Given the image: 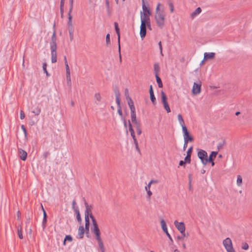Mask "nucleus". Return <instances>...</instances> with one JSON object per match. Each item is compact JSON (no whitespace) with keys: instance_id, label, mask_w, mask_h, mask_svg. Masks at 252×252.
Returning a JSON list of instances; mask_svg holds the SVG:
<instances>
[{"instance_id":"38","label":"nucleus","mask_w":252,"mask_h":252,"mask_svg":"<svg viewBox=\"0 0 252 252\" xmlns=\"http://www.w3.org/2000/svg\"><path fill=\"white\" fill-rule=\"evenodd\" d=\"M192 152V147H190L187 151V156L185 158H191V154Z\"/></svg>"},{"instance_id":"24","label":"nucleus","mask_w":252,"mask_h":252,"mask_svg":"<svg viewBox=\"0 0 252 252\" xmlns=\"http://www.w3.org/2000/svg\"><path fill=\"white\" fill-rule=\"evenodd\" d=\"M19 153L20 158H27V153L26 151L22 150H19Z\"/></svg>"},{"instance_id":"16","label":"nucleus","mask_w":252,"mask_h":252,"mask_svg":"<svg viewBox=\"0 0 252 252\" xmlns=\"http://www.w3.org/2000/svg\"><path fill=\"white\" fill-rule=\"evenodd\" d=\"M41 207H42V210H43V220H42V227H43V229H44L45 227H46V222H47V215H46V212H45V210L44 209L42 205H41Z\"/></svg>"},{"instance_id":"17","label":"nucleus","mask_w":252,"mask_h":252,"mask_svg":"<svg viewBox=\"0 0 252 252\" xmlns=\"http://www.w3.org/2000/svg\"><path fill=\"white\" fill-rule=\"evenodd\" d=\"M198 158H208L207 152L203 150H199L197 152Z\"/></svg>"},{"instance_id":"20","label":"nucleus","mask_w":252,"mask_h":252,"mask_svg":"<svg viewBox=\"0 0 252 252\" xmlns=\"http://www.w3.org/2000/svg\"><path fill=\"white\" fill-rule=\"evenodd\" d=\"M130 114H131V119L132 122L134 124L139 123V122L136 120V112H130Z\"/></svg>"},{"instance_id":"44","label":"nucleus","mask_w":252,"mask_h":252,"mask_svg":"<svg viewBox=\"0 0 252 252\" xmlns=\"http://www.w3.org/2000/svg\"><path fill=\"white\" fill-rule=\"evenodd\" d=\"M106 1V7H107V12L110 13V7H109V0H105Z\"/></svg>"},{"instance_id":"60","label":"nucleus","mask_w":252,"mask_h":252,"mask_svg":"<svg viewBox=\"0 0 252 252\" xmlns=\"http://www.w3.org/2000/svg\"><path fill=\"white\" fill-rule=\"evenodd\" d=\"M185 164H186V162L185 161V160H181L179 162V165L180 166H183L185 167Z\"/></svg>"},{"instance_id":"35","label":"nucleus","mask_w":252,"mask_h":252,"mask_svg":"<svg viewBox=\"0 0 252 252\" xmlns=\"http://www.w3.org/2000/svg\"><path fill=\"white\" fill-rule=\"evenodd\" d=\"M94 98L96 100V101H98V102L100 101L101 97L100 94H99V93L95 94L94 95ZM96 103L97 104H98L97 102H96Z\"/></svg>"},{"instance_id":"13","label":"nucleus","mask_w":252,"mask_h":252,"mask_svg":"<svg viewBox=\"0 0 252 252\" xmlns=\"http://www.w3.org/2000/svg\"><path fill=\"white\" fill-rule=\"evenodd\" d=\"M51 52V61L52 63H55L57 62V48H50Z\"/></svg>"},{"instance_id":"25","label":"nucleus","mask_w":252,"mask_h":252,"mask_svg":"<svg viewBox=\"0 0 252 252\" xmlns=\"http://www.w3.org/2000/svg\"><path fill=\"white\" fill-rule=\"evenodd\" d=\"M154 71L155 72V75L158 74L159 71H160V67H159V64L158 63H156L154 64Z\"/></svg>"},{"instance_id":"42","label":"nucleus","mask_w":252,"mask_h":252,"mask_svg":"<svg viewBox=\"0 0 252 252\" xmlns=\"http://www.w3.org/2000/svg\"><path fill=\"white\" fill-rule=\"evenodd\" d=\"M146 191H147V198L150 199L151 196L153 194L152 192L151 191V190H146Z\"/></svg>"},{"instance_id":"57","label":"nucleus","mask_w":252,"mask_h":252,"mask_svg":"<svg viewBox=\"0 0 252 252\" xmlns=\"http://www.w3.org/2000/svg\"><path fill=\"white\" fill-rule=\"evenodd\" d=\"M76 202L75 200H73L72 201V209L74 210L75 209L77 208V207H76Z\"/></svg>"},{"instance_id":"22","label":"nucleus","mask_w":252,"mask_h":252,"mask_svg":"<svg viewBox=\"0 0 252 252\" xmlns=\"http://www.w3.org/2000/svg\"><path fill=\"white\" fill-rule=\"evenodd\" d=\"M85 229L88 233L89 231V226H90L89 218L88 217H85Z\"/></svg>"},{"instance_id":"30","label":"nucleus","mask_w":252,"mask_h":252,"mask_svg":"<svg viewBox=\"0 0 252 252\" xmlns=\"http://www.w3.org/2000/svg\"><path fill=\"white\" fill-rule=\"evenodd\" d=\"M68 241L69 242H71L72 241V237L70 235H66L63 241V245L65 246L66 245V241Z\"/></svg>"},{"instance_id":"47","label":"nucleus","mask_w":252,"mask_h":252,"mask_svg":"<svg viewBox=\"0 0 252 252\" xmlns=\"http://www.w3.org/2000/svg\"><path fill=\"white\" fill-rule=\"evenodd\" d=\"M69 34L70 39L71 40H72L73 38V34L72 29H69Z\"/></svg>"},{"instance_id":"53","label":"nucleus","mask_w":252,"mask_h":252,"mask_svg":"<svg viewBox=\"0 0 252 252\" xmlns=\"http://www.w3.org/2000/svg\"><path fill=\"white\" fill-rule=\"evenodd\" d=\"M129 108L130 110V112H135V108L134 105L129 106Z\"/></svg>"},{"instance_id":"64","label":"nucleus","mask_w":252,"mask_h":252,"mask_svg":"<svg viewBox=\"0 0 252 252\" xmlns=\"http://www.w3.org/2000/svg\"><path fill=\"white\" fill-rule=\"evenodd\" d=\"M190 159L191 158H184V160L186 162V163H190V161H191Z\"/></svg>"},{"instance_id":"49","label":"nucleus","mask_w":252,"mask_h":252,"mask_svg":"<svg viewBox=\"0 0 252 252\" xmlns=\"http://www.w3.org/2000/svg\"><path fill=\"white\" fill-rule=\"evenodd\" d=\"M25 115L24 112H23V111L21 110V111H20V119L21 120H23L25 118Z\"/></svg>"},{"instance_id":"12","label":"nucleus","mask_w":252,"mask_h":252,"mask_svg":"<svg viewBox=\"0 0 252 252\" xmlns=\"http://www.w3.org/2000/svg\"><path fill=\"white\" fill-rule=\"evenodd\" d=\"M50 48H57L56 32L54 31L51 37V41L50 43Z\"/></svg>"},{"instance_id":"1","label":"nucleus","mask_w":252,"mask_h":252,"mask_svg":"<svg viewBox=\"0 0 252 252\" xmlns=\"http://www.w3.org/2000/svg\"><path fill=\"white\" fill-rule=\"evenodd\" d=\"M85 206L86 207V210L85 212V218L90 217L93 222V226L91 227V231L93 234L95 235L96 240H97L101 252H105V249L103 241L100 236V231L99 229L98 224L96 220L92 215V206L89 205L88 203L85 200Z\"/></svg>"},{"instance_id":"37","label":"nucleus","mask_w":252,"mask_h":252,"mask_svg":"<svg viewBox=\"0 0 252 252\" xmlns=\"http://www.w3.org/2000/svg\"><path fill=\"white\" fill-rule=\"evenodd\" d=\"M182 234V236H179L177 237V239L178 240H183L184 238L185 237H187L189 236V234L187 233V234L186 235L185 232H184V233H181Z\"/></svg>"},{"instance_id":"56","label":"nucleus","mask_w":252,"mask_h":252,"mask_svg":"<svg viewBox=\"0 0 252 252\" xmlns=\"http://www.w3.org/2000/svg\"><path fill=\"white\" fill-rule=\"evenodd\" d=\"M115 94L116 95V98H120V94L119 91L116 90L115 91Z\"/></svg>"},{"instance_id":"27","label":"nucleus","mask_w":252,"mask_h":252,"mask_svg":"<svg viewBox=\"0 0 252 252\" xmlns=\"http://www.w3.org/2000/svg\"><path fill=\"white\" fill-rule=\"evenodd\" d=\"M242 178L240 175H238L237 177V185L238 186H241L242 184Z\"/></svg>"},{"instance_id":"6","label":"nucleus","mask_w":252,"mask_h":252,"mask_svg":"<svg viewBox=\"0 0 252 252\" xmlns=\"http://www.w3.org/2000/svg\"><path fill=\"white\" fill-rule=\"evenodd\" d=\"M161 94L162 102L163 104L164 108L168 113H169L171 112V110H170L169 106L168 104V102L167 101L166 96L163 92H161Z\"/></svg>"},{"instance_id":"19","label":"nucleus","mask_w":252,"mask_h":252,"mask_svg":"<svg viewBox=\"0 0 252 252\" xmlns=\"http://www.w3.org/2000/svg\"><path fill=\"white\" fill-rule=\"evenodd\" d=\"M183 136L184 141H186V142H191L193 140L192 137L189 135V133L184 134Z\"/></svg>"},{"instance_id":"26","label":"nucleus","mask_w":252,"mask_h":252,"mask_svg":"<svg viewBox=\"0 0 252 252\" xmlns=\"http://www.w3.org/2000/svg\"><path fill=\"white\" fill-rule=\"evenodd\" d=\"M178 120L179 124H180V125H181V126H183L185 125V122H184V120L183 119V117H182V115L181 114H178Z\"/></svg>"},{"instance_id":"5","label":"nucleus","mask_w":252,"mask_h":252,"mask_svg":"<svg viewBox=\"0 0 252 252\" xmlns=\"http://www.w3.org/2000/svg\"><path fill=\"white\" fill-rule=\"evenodd\" d=\"M223 245L227 252H235L233 248L232 241L229 238H227L223 241Z\"/></svg>"},{"instance_id":"46","label":"nucleus","mask_w":252,"mask_h":252,"mask_svg":"<svg viewBox=\"0 0 252 252\" xmlns=\"http://www.w3.org/2000/svg\"><path fill=\"white\" fill-rule=\"evenodd\" d=\"M158 46H159V50H160V55L163 56V53H162V45H161V41H159L158 43Z\"/></svg>"},{"instance_id":"52","label":"nucleus","mask_w":252,"mask_h":252,"mask_svg":"<svg viewBox=\"0 0 252 252\" xmlns=\"http://www.w3.org/2000/svg\"><path fill=\"white\" fill-rule=\"evenodd\" d=\"M242 249L245 250H247L249 249V245L247 243H245L242 246Z\"/></svg>"},{"instance_id":"41","label":"nucleus","mask_w":252,"mask_h":252,"mask_svg":"<svg viewBox=\"0 0 252 252\" xmlns=\"http://www.w3.org/2000/svg\"><path fill=\"white\" fill-rule=\"evenodd\" d=\"M217 154H218L217 151L212 152L211 154L209 155V157H208V158H213V157H214L215 158L216 157V156L217 155Z\"/></svg>"},{"instance_id":"10","label":"nucleus","mask_w":252,"mask_h":252,"mask_svg":"<svg viewBox=\"0 0 252 252\" xmlns=\"http://www.w3.org/2000/svg\"><path fill=\"white\" fill-rule=\"evenodd\" d=\"M128 123H129V130L130 132V135L131 136V137H132L133 139V141H134V142L136 146V147H137L138 146V142L137 141V140L135 138V134H134V131L133 130V129L132 128V125L131 124V123L130 122V121H128Z\"/></svg>"},{"instance_id":"29","label":"nucleus","mask_w":252,"mask_h":252,"mask_svg":"<svg viewBox=\"0 0 252 252\" xmlns=\"http://www.w3.org/2000/svg\"><path fill=\"white\" fill-rule=\"evenodd\" d=\"M136 126V131L138 135H140L141 134L142 131L140 128V123H137L135 124Z\"/></svg>"},{"instance_id":"28","label":"nucleus","mask_w":252,"mask_h":252,"mask_svg":"<svg viewBox=\"0 0 252 252\" xmlns=\"http://www.w3.org/2000/svg\"><path fill=\"white\" fill-rule=\"evenodd\" d=\"M18 235L20 239L23 238L22 231V227L21 226L18 227L17 229Z\"/></svg>"},{"instance_id":"34","label":"nucleus","mask_w":252,"mask_h":252,"mask_svg":"<svg viewBox=\"0 0 252 252\" xmlns=\"http://www.w3.org/2000/svg\"><path fill=\"white\" fill-rule=\"evenodd\" d=\"M46 67H47L46 63H43L42 68H43V71L44 73H46V74L47 76H50V75L48 73Z\"/></svg>"},{"instance_id":"63","label":"nucleus","mask_w":252,"mask_h":252,"mask_svg":"<svg viewBox=\"0 0 252 252\" xmlns=\"http://www.w3.org/2000/svg\"><path fill=\"white\" fill-rule=\"evenodd\" d=\"M70 77V70L66 71V77Z\"/></svg>"},{"instance_id":"48","label":"nucleus","mask_w":252,"mask_h":252,"mask_svg":"<svg viewBox=\"0 0 252 252\" xmlns=\"http://www.w3.org/2000/svg\"><path fill=\"white\" fill-rule=\"evenodd\" d=\"M169 7H170V12L171 13L173 12V11H174V5H173V4L172 2H170V3H169Z\"/></svg>"},{"instance_id":"8","label":"nucleus","mask_w":252,"mask_h":252,"mask_svg":"<svg viewBox=\"0 0 252 252\" xmlns=\"http://www.w3.org/2000/svg\"><path fill=\"white\" fill-rule=\"evenodd\" d=\"M160 224H161V228H162L163 232L166 234V235L167 236V237H168L169 240L171 242H173V239L168 232L166 222L165 221V220L163 219L160 220Z\"/></svg>"},{"instance_id":"59","label":"nucleus","mask_w":252,"mask_h":252,"mask_svg":"<svg viewBox=\"0 0 252 252\" xmlns=\"http://www.w3.org/2000/svg\"><path fill=\"white\" fill-rule=\"evenodd\" d=\"M159 181L158 180H152L150 183H151V184H158V183Z\"/></svg>"},{"instance_id":"15","label":"nucleus","mask_w":252,"mask_h":252,"mask_svg":"<svg viewBox=\"0 0 252 252\" xmlns=\"http://www.w3.org/2000/svg\"><path fill=\"white\" fill-rule=\"evenodd\" d=\"M215 53L214 52L205 53L204 54V60L212 59L214 58Z\"/></svg>"},{"instance_id":"36","label":"nucleus","mask_w":252,"mask_h":252,"mask_svg":"<svg viewBox=\"0 0 252 252\" xmlns=\"http://www.w3.org/2000/svg\"><path fill=\"white\" fill-rule=\"evenodd\" d=\"M151 93H152V94H150V98H151V101L152 102V103L155 104L156 103V99L154 95V92H152Z\"/></svg>"},{"instance_id":"18","label":"nucleus","mask_w":252,"mask_h":252,"mask_svg":"<svg viewBox=\"0 0 252 252\" xmlns=\"http://www.w3.org/2000/svg\"><path fill=\"white\" fill-rule=\"evenodd\" d=\"M85 230L83 226H80L78 229V236L80 239H82L84 237Z\"/></svg>"},{"instance_id":"50","label":"nucleus","mask_w":252,"mask_h":252,"mask_svg":"<svg viewBox=\"0 0 252 252\" xmlns=\"http://www.w3.org/2000/svg\"><path fill=\"white\" fill-rule=\"evenodd\" d=\"M76 218H77V220L78 222L80 224L82 221L80 214H77V215H76Z\"/></svg>"},{"instance_id":"9","label":"nucleus","mask_w":252,"mask_h":252,"mask_svg":"<svg viewBox=\"0 0 252 252\" xmlns=\"http://www.w3.org/2000/svg\"><path fill=\"white\" fill-rule=\"evenodd\" d=\"M114 26H115V29L116 31V32L117 33V34L118 36V43H119V52L120 53V29L118 26V24L117 22L114 23ZM120 60H121V56L120 54Z\"/></svg>"},{"instance_id":"45","label":"nucleus","mask_w":252,"mask_h":252,"mask_svg":"<svg viewBox=\"0 0 252 252\" xmlns=\"http://www.w3.org/2000/svg\"><path fill=\"white\" fill-rule=\"evenodd\" d=\"M110 42V34L108 33L106 36V43L107 45H108Z\"/></svg>"},{"instance_id":"55","label":"nucleus","mask_w":252,"mask_h":252,"mask_svg":"<svg viewBox=\"0 0 252 252\" xmlns=\"http://www.w3.org/2000/svg\"><path fill=\"white\" fill-rule=\"evenodd\" d=\"M116 101L118 107H121L120 98H116Z\"/></svg>"},{"instance_id":"7","label":"nucleus","mask_w":252,"mask_h":252,"mask_svg":"<svg viewBox=\"0 0 252 252\" xmlns=\"http://www.w3.org/2000/svg\"><path fill=\"white\" fill-rule=\"evenodd\" d=\"M174 223L176 228L181 233H184V232H185L186 231V226L183 222H178L177 220H175Z\"/></svg>"},{"instance_id":"54","label":"nucleus","mask_w":252,"mask_h":252,"mask_svg":"<svg viewBox=\"0 0 252 252\" xmlns=\"http://www.w3.org/2000/svg\"><path fill=\"white\" fill-rule=\"evenodd\" d=\"M151 186V184L149 182V184L145 187V190H150Z\"/></svg>"},{"instance_id":"32","label":"nucleus","mask_w":252,"mask_h":252,"mask_svg":"<svg viewBox=\"0 0 252 252\" xmlns=\"http://www.w3.org/2000/svg\"><path fill=\"white\" fill-rule=\"evenodd\" d=\"M41 112V110L39 107L35 108L32 111V113L34 114L35 115H39Z\"/></svg>"},{"instance_id":"23","label":"nucleus","mask_w":252,"mask_h":252,"mask_svg":"<svg viewBox=\"0 0 252 252\" xmlns=\"http://www.w3.org/2000/svg\"><path fill=\"white\" fill-rule=\"evenodd\" d=\"M156 78L159 88H162L163 85L162 81L158 75L156 74Z\"/></svg>"},{"instance_id":"43","label":"nucleus","mask_w":252,"mask_h":252,"mask_svg":"<svg viewBox=\"0 0 252 252\" xmlns=\"http://www.w3.org/2000/svg\"><path fill=\"white\" fill-rule=\"evenodd\" d=\"M21 129H22L23 131L24 132V135L25 137H27V131L26 130V128L25 126L24 125H22L21 126Z\"/></svg>"},{"instance_id":"31","label":"nucleus","mask_w":252,"mask_h":252,"mask_svg":"<svg viewBox=\"0 0 252 252\" xmlns=\"http://www.w3.org/2000/svg\"><path fill=\"white\" fill-rule=\"evenodd\" d=\"M73 0H69V9L68 13V14H71V13L73 9Z\"/></svg>"},{"instance_id":"4","label":"nucleus","mask_w":252,"mask_h":252,"mask_svg":"<svg viewBox=\"0 0 252 252\" xmlns=\"http://www.w3.org/2000/svg\"><path fill=\"white\" fill-rule=\"evenodd\" d=\"M142 10L143 12H141L140 19L142 17H145L146 20L150 21V16L151 15V12L150 9L146 6L145 0H142Z\"/></svg>"},{"instance_id":"40","label":"nucleus","mask_w":252,"mask_h":252,"mask_svg":"<svg viewBox=\"0 0 252 252\" xmlns=\"http://www.w3.org/2000/svg\"><path fill=\"white\" fill-rule=\"evenodd\" d=\"M182 131H183V135L189 133L187 128L185 125L182 126Z\"/></svg>"},{"instance_id":"58","label":"nucleus","mask_w":252,"mask_h":252,"mask_svg":"<svg viewBox=\"0 0 252 252\" xmlns=\"http://www.w3.org/2000/svg\"><path fill=\"white\" fill-rule=\"evenodd\" d=\"M118 113L119 114V115L120 116H122L123 115V113H122V111L121 110V107H118Z\"/></svg>"},{"instance_id":"3","label":"nucleus","mask_w":252,"mask_h":252,"mask_svg":"<svg viewBox=\"0 0 252 252\" xmlns=\"http://www.w3.org/2000/svg\"><path fill=\"white\" fill-rule=\"evenodd\" d=\"M151 28L150 21L145 20V17H142L141 18V25L140 30V35L143 39L146 35V27Z\"/></svg>"},{"instance_id":"39","label":"nucleus","mask_w":252,"mask_h":252,"mask_svg":"<svg viewBox=\"0 0 252 252\" xmlns=\"http://www.w3.org/2000/svg\"><path fill=\"white\" fill-rule=\"evenodd\" d=\"M127 100L129 106L134 105L133 101H132L130 97L128 96V97L127 98Z\"/></svg>"},{"instance_id":"11","label":"nucleus","mask_w":252,"mask_h":252,"mask_svg":"<svg viewBox=\"0 0 252 252\" xmlns=\"http://www.w3.org/2000/svg\"><path fill=\"white\" fill-rule=\"evenodd\" d=\"M201 90V84L194 83L193 88H192V93L194 94H199L200 93Z\"/></svg>"},{"instance_id":"2","label":"nucleus","mask_w":252,"mask_h":252,"mask_svg":"<svg viewBox=\"0 0 252 252\" xmlns=\"http://www.w3.org/2000/svg\"><path fill=\"white\" fill-rule=\"evenodd\" d=\"M160 6L161 4L159 3H158L157 6L155 11V19L157 26L160 28H162L164 25L165 14L163 8H160Z\"/></svg>"},{"instance_id":"21","label":"nucleus","mask_w":252,"mask_h":252,"mask_svg":"<svg viewBox=\"0 0 252 252\" xmlns=\"http://www.w3.org/2000/svg\"><path fill=\"white\" fill-rule=\"evenodd\" d=\"M201 12V9L200 7L197 8L195 10L190 14V16L192 18L195 17L196 15L200 14Z\"/></svg>"},{"instance_id":"51","label":"nucleus","mask_w":252,"mask_h":252,"mask_svg":"<svg viewBox=\"0 0 252 252\" xmlns=\"http://www.w3.org/2000/svg\"><path fill=\"white\" fill-rule=\"evenodd\" d=\"M66 80H67V83L68 85L69 86H71V77H66Z\"/></svg>"},{"instance_id":"33","label":"nucleus","mask_w":252,"mask_h":252,"mask_svg":"<svg viewBox=\"0 0 252 252\" xmlns=\"http://www.w3.org/2000/svg\"><path fill=\"white\" fill-rule=\"evenodd\" d=\"M68 25L69 27L71 28L70 29H72V16L71 14H68Z\"/></svg>"},{"instance_id":"14","label":"nucleus","mask_w":252,"mask_h":252,"mask_svg":"<svg viewBox=\"0 0 252 252\" xmlns=\"http://www.w3.org/2000/svg\"><path fill=\"white\" fill-rule=\"evenodd\" d=\"M202 163L204 165H207L208 164H211L212 166L214 165V158H200Z\"/></svg>"},{"instance_id":"62","label":"nucleus","mask_w":252,"mask_h":252,"mask_svg":"<svg viewBox=\"0 0 252 252\" xmlns=\"http://www.w3.org/2000/svg\"><path fill=\"white\" fill-rule=\"evenodd\" d=\"M65 70H70L69 67L67 63V62H65Z\"/></svg>"},{"instance_id":"61","label":"nucleus","mask_w":252,"mask_h":252,"mask_svg":"<svg viewBox=\"0 0 252 252\" xmlns=\"http://www.w3.org/2000/svg\"><path fill=\"white\" fill-rule=\"evenodd\" d=\"M60 12L62 15H63L64 12V6H60Z\"/></svg>"}]
</instances>
